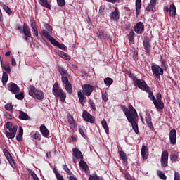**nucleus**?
Here are the masks:
<instances>
[{
    "label": "nucleus",
    "instance_id": "1",
    "mask_svg": "<svg viewBox=\"0 0 180 180\" xmlns=\"http://www.w3.org/2000/svg\"><path fill=\"white\" fill-rule=\"evenodd\" d=\"M121 108L128 122L131 123L134 131H135L136 134H139V124H137L139 115L137 114V110H136V108L131 104L129 105V108L125 105H121Z\"/></svg>",
    "mask_w": 180,
    "mask_h": 180
},
{
    "label": "nucleus",
    "instance_id": "2",
    "mask_svg": "<svg viewBox=\"0 0 180 180\" xmlns=\"http://www.w3.org/2000/svg\"><path fill=\"white\" fill-rule=\"evenodd\" d=\"M52 94L54 95L55 98H59L60 102H65L67 99V94L64 92V90L60 89L58 83H55L53 86Z\"/></svg>",
    "mask_w": 180,
    "mask_h": 180
},
{
    "label": "nucleus",
    "instance_id": "3",
    "mask_svg": "<svg viewBox=\"0 0 180 180\" xmlns=\"http://www.w3.org/2000/svg\"><path fill=\"white\" fill-rule=\"evenodd\" d=\"M29 96H32L34 99H38V101H41L44 99V94L41 90H38L34 87V86H30Z\"/></svg>",
    "mask_w": 180,
    "mask_h": 180
},
{
    "label": "nucleus",
    "instance_id": "4",
    "mask_svg": "<svg viewBox=\"0 0 180 180\" xmlns=\"http://www.w3.org/2000/svg\"><path fill=\"white\" fill-rule=\"evenodd\" d=\"M152 72L156 79H161V75H164V69L157 64L151 66Z\"/></svg>",
    "mask_w": 180,
    "mask_h": 180
},
{
    "label": "nucleus",
    "instance_id": "5",
    "mask_svg": "<svg viewBox=\"0 0 180 180\" xmlns=\"http://www.w3.org/2000/svg\"><path fill=\"white\" fill-rule=\"evenodd\" d=\"M134 84L135 85V86H138L139 89L145 91V92H150V86L147 85V83H146V81H144L143 79H137L134 82Z\"/></svg>",
    "mask_w": 180,
    "mask_h": 180
},
{
    "label": "nucleus",
    "instance_id": "6",
    "mask_svg": "<svg viewBox=\"0 0 180 180\" xmlns=\"http://www.w3.org/2000/svg\"><path fill=\"white\" fill-rule=\"evenodd\" d=\"M82 116L84 122H87L88 123L91 124L95 123V117L92 116V115L88 112V111H83Z\"/></svg>",
    "mask_w": 180,
    "mask_h": 180
},
{
    "label": "nucleus",
    "instance_id": "7",
    "mask_svg": "<svg viewBox=\"0 0 180 180\" xmlns=\"http://www.w3.org/2000/svg\"><path fill=\"white\" fill-rule=\"evenodd\" d=\"M150 39L149 37H146L143 39V48L147 53V54H150L151 53V44L150 43Z\"/></svg>",
    "mask_w": 180,
    "mask_h": 180
},
{
    "label": "nucleus",
    "instance_id": "8",
    "mask_svg": "<svg viewBox=\"0 0 180 180\" xmlns=\"http://www.w3.org/2000/svg\"><path fill=\"white\" fill-rule=\"evenodd\" d=\"M169 139L171 144L173 146L176 144V129H172L170 130L169 133Z\"/></svg>",
    "mask_w": 180,
    "mask_h": 180
},
{
    "label": "nucleus",
    "instance_id": "9",
    "mask_svg": "<svg viewBox=\"0 0 180 180\" xmlns=\"http://www.w3.org/2000/svg\"><path fill=\"white\" fill-rule=\"evenodd\" d=\"M134 30L138 34H143L144 33V23L143 22H138L134 27Z\"/></svg>",
    "mask_w": 180,
    "mask_h": 180
},
{
    "label": "nucleus",
    "instance_id": "10",
    "mask_svg": "<svg viewBox=\"0 0 180 180\" xmlns=\"http://www.w3.org/2000/svg\"><path fill=\"white\" fill-rule=\"evenodd\" d=\"M82 89L83 94L86 95V96H91V94L94 92V86H92L91 84H84L82 86Z\"/></svg>",
    "mask_w": 180,
    "mask_h": 180
},
{
    "label": "nucleus",
    "instance_id": "11",
    "mask_svg": "<svg viewBox=\"0 0 180 180\" xmlns=\"http://www.w3.org/2000/svg\"><path fill=\"white\" fill-rule=\"evenodd\" d=\"M8 91L11 92L12 94H14V95H16V94H19L20 91V88L18 86V84L15 83H10L8 84Z\"/></svg>",
    "mask_w": 180,
    "mask_h": 180
},
{
    "label": "nucleus",
    "instance_id": "12",
    "mask_svg": "<svg viewBox=\"0 0 180 180\" xmlns=\"http://www.w3.org/2000/svg\"><path fill=\"white\" fill-rule=\"evenodd\" d=\"M16 131H18V125H14L11 130L6 131L5 134L7 139H15L16 136Z\"/></svg>",
    "mask_w": 180,
    "mask_h": 180
},
{
    "label": "nucleus",
    "instance_id": "13",
    "mask_svg": "<svg viewBox=\"0 0 180 180\" xmlns=\"http://www.w3.org/2000/svg\"><path fill=\"white\" fill-rule=\"evenodd\" d=\"M110 18L111 20H113L114 22H117V20L120 19L119 8L117 7H115V11L111 13Z\"/></svg>",
    "mask_w": 180,
    "mask_h": 180
},
{
    "label": "nucleus",
    "instance_id": "14",
    "mask_svg": "<svg viewBox=\"0 0 180 180\" xmlns=\"http://www.w3.org/2000/svg\"><path fill=\"white\" fill-rule=\"evenodd\" d=\"M72 151L73 157H75L77 160H84V155H82V152L79 149L75 148L72 149Z\"/></svg>",
    "mask_w": 180,
    "mask_h": 180
},
{
    "label": "nucleus",
    "instance_id": "15",
    "mask_svg": "<svg viewBox=\"0 0 180 180\" xmlns=\"http://www.w3.org/2000/svg\"><path fill=\"white\" fill-rule=\"evenodd\" d=\"M145 119H146V124L149 127V129H154V126L153 125V121H151V114H150V112H147L146 114Z\"/></svg>",
    "mask_w": 180,
    "mask_h": 180
},
{
    "label": "nucleus",
    "instance_id": "16",
    "mask_svg": "<svg viewBox=\"0 0 180 180\" xmlns=\"http://www.w3.org/2000/svg\"><path fill=\"white\" fill-rule=\"evenodd\" d=\"M40 132L41 133L43 137H49V135L50 134V131H49V129L46 127V125H41L39 127Z\"/></svg>",
    "mask_w": 180,
    "mask_h": 180
},
{
    "label": "nucleus",
    "instance_id": "17",
    "mask_svg": "<svg viewBox=\"0 0 180 180\" xmlns=\"http://www.w3.org/2000/svg\"><path fill=\"white\" fill-rule=\"evenodd\" d=\"M77 95L79 103H81L83 106H85V104L86 103V97L84 96V94L81 91H78Z\"/></svg>",
    "mask_w": 180,
    "mask_h": 180
},
{
    "label": "nucleus",
    "instance_id": "18",
    "mask_svg": "<svg viewBox=\"0 0 180 180\" xmlns=\"http://www.w3.org/2000/svg\"><path fill=\"white\" fill-rule=\"evenodd\" d=\"M141 0H136V17L139 18L140 12H141Z\"/></svg>",
    "mask_w": 180,
    "mask_h": 180
},
{
    "label": "nucleus",
    "instance_id": "19",
    "mask_svg": "<svg viewBox=\"0 0 180 180\" xmlns=\"http://www.w3.org/2000/svg\"><path fill=\"white\" fill-rule=\"evenodd\" d=\"M141 154L143 160H147V155L148 154V147L144 145L142 146V148L141 150Z\"/></svg>",
    "mask_w": 180,
    "mask_h": 180
},
{
    "label": "nucleus",
    "instance_id": "20",
    "mask_svg": "<svg viewBox=\"0 0 180 180\" xmlns=\"http://www.w3.org/2000/svg\"><path fill=\"white\" fill-rule=\"evenodd\" d=\"M19 115H20L18 116V119L20 120H29L30 119L29 115H27V113L25 112L24 111L20 110Z\"/></svg>",
    "mask_w": 180,
    "mask_h": 180
},
{
    "label": "nucleus",
    "instance_id": "21",
    "mask_svg": "<svg viewBox=\"0 0 180 180\" xmlns=\"http://www.w3.org/2000/svg\"><path fill=\"white\" fill-rule=\"evenodd\" d=\"M176 15V7L174 4H171L169 10V15L174 18Z\"/></svg>",
    "mask_w": 180,
    "mask_h": 180
},
{
    "label": "nucleus",
    "instance_id": "22",
    "mask_svg": "<svg viewBox=\"0 0 180 180\" xmlns=\"http://www.w3.org/2000/svg\"><path fill=\"white\" fill-rule=\"evenodd\" d=\"M68 122L70 124V129L75 127V120H74V117L71 114H68Z\"/></svg>",
    "mask_w": 180,
    "mask_h": 180
},
{
    "label": "nucleus",
    "instance_id": "23",
    "mask_svg": "<svg viewBox=\"0 0 180 180\" xmlns=\"http://www.w3.org/2000/svg\"><path fill=\"white\" fill-rule=\"evenodd\" d=\"M38 2L41 6H44V8L51 10V5L49 4L48 0H38Z\"/></svg>",
    "mask_w": 180,
    "mask_h": 180
},
{
    "label": "nucleus",
    "instance_id": "24",
    "mask_svg": "<svg viewBox=\"0 0 180 180\" xmlns=\"http://www.w3.org/2000/svg\"><path fill=\"white\" fill-rule=\"evenodd\" d=\"M131 54L134 61H137V60H139V51L138 49H136L134 46H132Z\"/></svg>",
    "mask_w": 180,
    "mask_h": 180
},
{
    "label": "nucleus",
    "instance_id": "25",
    "mask_svg": "<svg viewBox=\"0 0 180 180\" xmlns=\"http://www.w3.org/2000/svg\"><path fill=\"white\" fill-rule=\"evenodd\" d=\"M153 105L156 109H159L160 110H162V109H164V103L162 101H159L155 100V101L153 103Z\"/></svg>",
    "mask_w": 180,
    "mask_h": 180
},
{
    "label": "nucleus",
    "instance_id": "26",
    "mask_svg": "<svg viewBox=\"0 0 180 180\" xmlns=\"http://www.w3.org/2000/svg\"><path fill=\"white\" fill-rule=\"evenodd\" d=\"M22 29V32L24 33L25 36H27V37H32V33L30 32V30H29L26 23H24Z\"/></svg>",
    "mask_w": 180,
    "mask_h": 180
},
{
    "label": "nucleus",
    "instance_id": "27",
    "mask_svg": "<svg viewBox=\"0 0 180 180\" xmlns=\"http://www.w3.org/2000/svg\"><path fill=\"white\" fill-rule=\"evenodd\" d=\"M58 56H60L62 58H64L65 60H71V56L70 55L65 53L63 51H58Z\"/></svg>",
    "mask_w": 180,
    "mask_h": 180
},
{
    "label": "nucleus",
    "instance_id": "28",
    "mask_svg": "<svg viewBox=\"0 0 180 180\" xmlns=\"http://www.w3.org/2000/svg\"><path fill=\"white\" fill-rule=\"evenodd\" d=\"M58 71L60 72L61 77H68V72L61 66H58Z\"/></svg>",
    "mask_w": 180,
    "mask_h": 180
},
{
    "label": "nucleus",
    "instance_id": "29",
    "mask_svg": "<svg viewBox=\"0 0 180 180\" xmlns=\"http://www.w3.org/2000/svg\"><path fill=\"white\" fill-rule=\"evenodd\" d=\"M17 141H22L23 140V128L20 127L19 128V134L16 136Z\"/></svg>",
    "mask_w": 180,
    "mask_h": 180
},
{
    "label": "nucleus",
    "instance_id": "30",
    "mask_svg": "<svg viewBox=\"0 0 180 180\" xmlns=\"http://www.w3.org/2000/svg\"><path fill=\"white\" fill-rule=\"evenodd\" d=\"M8 79H9V75H8V73L4 72L2 75V84L3 85H6V83L8 82Z\"/></svg>",
    "mask_w": 180,
    "mask_h": 180
},
{
    "label": "nucleus",
    "instance_id": "31",
    "mask_svg": "<svg viewBox=\"0 0 180 180\" xmlns=\"http://www.w3.org/2000/svg\"><path fill=\"white\" fill-rule=\"evenodd\" d=\"M79 165L80 168L84 169V171H86L88 169V164H86V162L84 160H81V161L79 162Z\"/></svg>",
    "mask_w": 180,
    "mask_h": 180
},
{
    "label": "nucleus",
    "instance_id": "32",
    "mask_svg": "<svg viewBox=\"0 0 180 180\" xmlns=\"http://www.w3.org/2000/svg\"><path fill=\"white\" fill-rule=\"evenodd\" d=\"M134 34H136V33H134V31L133 30H131L128 34L129 41H131L133 44H134Z\"/></svg>",
    "mask_w": 180,
    "mask_h": 180
},
{
    "label": "nucleus",
    "instance_id": "33",
    "mask_svg": "<svg viewBox=\"0 0 180 180\" xmlns=\"http://www.w3.org/2000/svg\"><path fill=\"white\" fill-rule=\"evenodd\" d=\"M101 124L105 129V133L108 134V133H109V127H108V122H106V120L103 119L101 121Z\"/></svg>",
    "mask_w": 180,
    "mask_h": 180
},
{
    "label": "nucleus",
    "instance_id": "34",
    "mask_svg": "<svg viewBox=\"0 0 180 180\" xmlns=\"http://www.w3.org/2000/svg\"><path fill=\"white\" fill-rule=\"evenodd\" d=\"M104 84L106 85V86H110L112 84H113V79L110 77H106L104 79Z\"/></svg>",
    "mask_w": 180,
    "mask_h": 180
},
{
    "label": "nucleus",
    "instance_id": "35",
    "mask_svg": "<svg viewBox=\"0 0 180 180\" xmlns=\"http://www.w3.org/2000/svg\"><path fill=\"white\" fill-rule=\"evenodd\" d=\"M32 139H34V140H37L38 141H40L41 140V134L39 133V131H36L34 135H32Z\"/></svg>",
    "mask_w": 180,
    "mask_h": 180
},
{
    "label": "nucleus",
    "instance_id": "36",
    "mask_svg": "<svg viewBox=\"0 0 180 180\" xmlns=\"http://www.w3.org/2000/svg\"><path fill=\"white\" fill-rule=\"evenodd\" d=\"M146 92L148 94V98L154 103L155 101H157V99H155V96H154V94H153V93L151 92V89H150V87H149V91H146Z\"/></svg>",
    "mask_w": 180,
    "mask_h": 180
},
{
    "label": "nucleus",
    "instance_id": "37",
    "mask_svg": "<svg viewBox=\"0 0 180 180\" xmlns=\"http://www.w3.org/2000/svg\"><path fill=\"white\" fill-rule=\"evenodd\" d=\"M157 174L159 178H160V179L167 180V176H165V174H164V172H162V171L158 170Z\"/></svg>",
    "mask_w": 180,
    "mask_h": 180
},
{
    "label": "nucleus",
    "instance_id": "38",
    "mask_svg": "<svg viewBox=\"0 0 180 180\" xmlns=\"http://www.w3.org/2000/svg\"><path fill=\"white\" fill-rule=\"evenodd\" d=\"M169 155V153H168V150H164L162 153L160 160H168Z\"/></svg>",
    "mask_w": 180,
    "mask_h": 180
},
{
    "label": "nucleus",
    "instance_id": "39",
    "mask_svg": "<svg viewBox=\"0 0 180 180\" xmlns=\"http://www.w3.org/2000/svg\"><path fill=\"white\" fill-rule=\"evenodd\" d=\"M65 89L68 94H72V85L71 84H65Z\"/></svg>",
    "mask_w": 180,
    "mask_h": 180
},
{
    "label": "nucleus",
    "instance_id": "40",
    "mask_svg": "<svg viewBox=\"0 0 180 180\" xmlns=\"http://www.w3.org/2000/svg\"><path fill=\"white\" fill-rule=\"evenodd\" d=\"M1 67L6 72L11 74V65H9V64L1 65Z\"/></svg>",
    "mask_w": 180,
    "mask_h": 180
},
{
    "label": "nucleus",
    "instance_id": "41",
    "mask_svg": "<svg viewBox=\"0 0 180 180\" xmlns=\"http://www.w3.org/2000/svg\"><path fill=\"white\" fill-rule=\"evenodd\" d=\"M155 8V6H153L152 4H148L146 8H145V11L146 12H154V9Z\"/></svg>",
    "mask_w": 180,
    "mask_h": 180
},
{
    "label": "nucleus",
    "instance_id": "42",
    "mask_svg": "<svg viewBox=\"0 0 180 180\" xmlns=\"http://www.w3.org/2000/svg\"><path fill=\"white\" fill-rule=\"evenodd\" d=\"M50 43H51L53 44V46H55L56 47H57L58 46V44H60V42H58L57 40H56V39H54V37H51L49 39Z\"/></svg>",
    "mask_w": 180,
    "mask_h": 180
},
{
    "label": "nucleus",
    "instance_id": "43",
    "mask_svg": "<svg viewBox=\"0 0 180 180\" xmlns=\"http://www.w3.org/2000/svg\"><path fill=\"white\" fill-rule=\"evenodd\" d=\"M62 168L64 169L66 174H68V175H72V172H71V170H70V168H68L67 165H63Z\"/></svg>",
    "mask_w": 180,
    "mask_h": 180
},
{
    "label": "nucleus",
    "instance_id": "44",
    "mask_svg": "<svg viewBox=\"0 0 180 180\" xmlns=\"http://www.w3.org/2000/svg\"><path fill=\"white\" fill-rule=\"evenodd\" d=\"M119 155L121 158V160H127V154L123 150L119 151Z\"/></svg>",
    "mask_w": 180,
    "mask_h": 180
},
{
    "label": "nucleus",
    "instance_id": "45",
    "mask_svg": "<svg viewBox=\"0 0 180 180\" xmlns=\"http://www.w3.org/2000/svg\"><path fill=\"white\" fill-rule=\"evenodd\" d=\"M9 164L11 165L12 168H15L16 167V164L15 163V159L11 156L7 159Z\"/></svg>",
    "mask_w": 180,
    "mask_h": 180
},
{
    "label": "nucleus",
    "instance_id": "46",
    "mask_svg": "<svg viewBox=\"0 0 180 180\" xmlns=\"http://www.w3.org/2000/svg\"><path fill=\"white\" fill-rule=\"evenodd\" d=\"M42 34L46 37L48 40H49L52 37L50 35V33H49V31L46 30H42Z\"/></svg>",
    "mask_w": 180,
    "mask_h": 180
},
{
    "label": "nucleus",
    "instance_id": "47",
    "mask_svg": "<svg viewBox=\"0 0 180 180\" xmlns=\"http://www.w3.org/2000/svg\"><path fill=\"white\" fill-rule=\"evenodd\" d=\"M29 174H30L31 176L32 177V179L34 180H39V177L37 176V174L34 173L32 169H29Z\"/></svg>",
    "mask_w": 180,
    "mask_h": 180
},
{
    "label": "nucleus",
    "instance_id": "48",
    "mask_svg": "<svg viewBox=\"0 0 180 180\" xmlns=\"http://www.w3.org/2000/svg\"><path fill=\"white\" fill-rule=\"evenodd\" d=\"M6 110H9L11 112H13V105L11 103H7L4 106Z\"/></svg>",
    "mask_w": 180,
    "mask_h": 180
},
{
    "label": "nucleus",
    "instance_id": "49",
    "mask_svg": "<svg viewBox=\"0 0 180 180\" xmlns=\"http://www.w3.org/2000/svg\"><path fill=\"white\" fill-rule=\"evenodd\" d=\"M127 75L129 78L132 79L133 82H134L137 79L136 75L133 72H131V71L127 72Z\"/></svg>",
    "mask_w": 180,
    "mask_h": 180
},
{
    "label": "nucleus",
    "instance_id": "50",
    "mask_svg": "<svg viewBox=\"0 0 180 180\" xmlns=\"http://www.w3.org/2000/svg\"><path fill=\"white\" fill-rule=\"evenodd\" d=\"M96 34L101 40H103V37H105V32L103 30H98Z\"/></svg>",
    "mask_w": 180,
    "mask_h": 180
},
{
    "label": "nucleus",
    "instance_id": "51",
    "mask_svg": "<svg viewBox=\"0 0 180 180\" xmlns=\"http://www.w3.org/2000/svg\"><path fill=\"white\" fill-rule=\"evenodd\" d=\"M3 9L8 13V15H11L12 13V10L6 4H3Z\"/></svg>",
    "mask_w": 180,
    "mask_h": 180
},
{
    "label": "nucleus",
    "instance_id": "52",
    "mask_svg": "<svg viewBox=\"0 0 180 180\" xmlns=\"http://www.w3.org/2000/svg\"><path fill=\"white\" fill-rule=\"evenodd\" d=\"M62 82L63 85H67L70 84V80H68V76H63L61 77Z\"/></svg>",
    "mask_w": 180,
    "mask_h": 180
},
{
    "label": "nucleus",
    "instance_id": "53",
    "mask_svg": "<svg viewBox=\"0 0 180 180\" xmlns=\"http://www.w3.org/2000/svg\"><path fill=\"white\" fill-rule=\"evenodd\" d=\"M104 37L105 40L107 41V43L112 44V37H110V34H105Z\"/></svg>",
    "mask_w": 180,
    "mask_h": 180
},
{
    "label": "nucleus",
    "instance_id": "54",
    "mask_svg": "<svg viewBox=\"0 0 180 180\" xmlns=\"http://www.w3.org/2000/svg\"><path fill=\"white\" fill-rule=\"evenodd\" d=\"M30 22L32 29H36V20H34V18H33V17H31L30 18Z\"/></svg>",
    "mask_w": 180,
    "mask_h": 180
},
{
    "label": "nucleus",
    "instance_id": "55",
    "mask_svg": "<svg viewBox=\"0 0 180 180\" xmlns=\"http://www.w3.org/2000/svg\"><path fill=\"white\" fill-rule=\"evenodd\" d=\"M15 98L16 99H18V101H22L25 98V94H23L22 92H20V94H15Z\"/></svg>",
    "mask_w": 180,
    "mask_h": 180
},
{
    "label": "nucleus",
    "instance_id": "56",
    "mask_svg": "<svg viewBox=\"0 0 180 180\" xmlns=\"http://www.w3.org/2000/svg\"><path fill=\"white\" fill-rule=\"evenodd\" d=\"M161 165L163 168L168 167V160H160Z\"/></svg>",
    "mask_w": 180,
    "mask_h": 180
},
{
    "label": "nucleus",
    "instance_id": "57",
    "mask_svg": "<svg viewBox=\"0 0 180 180\" xmlns=\"http://www.w3.org/2000/svg\"><path fill=\"white\" fill-rule=\"evenodd\" d=\"M89 104L90 105L93 110H96V106L95 105V103H94L92 100H89Z\"/></svg>",
    "mask_w": 180,
    "mask_h": 180
},
{
    "label": "nucleus",
    "instance_id": "58",
    "mask_svg": "<svg viewBox=\"0 0 180 180\" xmlns=\"http://www.w3.org/2000/svg\"><path fill=\"white\" fill-rule=\"evenodd\" d=\"M170 160L172 161V162H176L178 161V156L176 154H174L170 156Z\"/></svg>",
    "mask_w": 180,
    "mask_h": 180
},
{
    "label": "nucleus",
    "instance_id": "59",
    "mask_svg": "<svg viewBox=\"0 0 180 180\" xmlns=\"http://www.w3.org/2000/svg\"><path fill=\"white\" fill-rule=\"evenodd\" d=\"M4 154L6 157V158H9L11 157H12V155H11V153H9L6 149H4L3 150Z\"/></svg>",
    "mask_w": 180,
    "mask_h": 180
},
{
    "label": "nucleus",
    "instance_id": "60",
    "mask_svg": "<svg viewBox=\"0 0 180 180\" xmlns=\"http://www.w3.org/2000/svg\"><path fill=\"white\" fill-rule=\"evenodd\" d=\"M57 4L58 6H65V0H57Z\"/></svg>",
    "mask_w": 180,
    "mask_h": 180
},
{
    "label": "nucleus",
    "instance_id": "61",
    "mask_svg": "<svg viewBox=\"0 0 180 180\" xmlns=\"http://www.w3.org/2000/svg\"><path fill=\"white\" fill-rule=\"evenodd\" d=\"M79 131L81 136L84 137V139H85L86 137L85 132H84V129H82V127H81V126H79Z\"/></svg>",
    "mask_w": 180,
    "mask_h": 180
},
{
    "label": "nucleus",
    "instance_id": "62",
    "mask_svg": "<svg viewBox=\"0 0 180 180\" xmlns=\"http://www.w3.org/2000/svg\"><path fill=\"white\" fill-rule=\"evenodd\" d=\"M57 47H58V49H60L61 50H64V51L67 50V46L64 45V44L59 43Z\"/></svg>",
    "mask_w": 180,
    "mask_h": 180
},
{
    "label": "nucleus",
    "instance_id": "63",
    "mask_svg": "<svg viewBox=\"0 0 180 180\" xmlns=\"http://www.w3.org/2000/svg\"><path fill=\"white\" fill-rule=\"evenodd\" d=\"M12 126H13V124H12V122H6V127L7 130H8V131L12 130V128H11Z\"/></svg>",
    "mask_w": 180,
    "mask_h": 180
},
{
    "label": "nucleus",
    "instance_id": "64",
    "mask_svg": "<svg viewBox=\"0 0 180 180\" xmlns=\"http://www.w3.org/2000/svg\"><path fill=\"white\" fill-rule=\"evenodd\" d=\"M174 180H180L179 172H174Z\"/></svg>",
    "mask_w": 180,
    "mask_h": 180
}]
</instances>
